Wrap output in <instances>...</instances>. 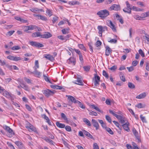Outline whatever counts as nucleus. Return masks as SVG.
Segmentation results:
<instances>
[{"label":"nucleus","instance_id":"1","mask_svg":"<svg viewBox=\"0 0 149 149\" xmlns=\"http://www.w3.org/2000/svg\"><path fill=\"white\" fill-rule=\"evenodd\" d=\"M97 14L102 18H104L109 15V11L106 10H100L98 12Z\"/></svg>","mask_w":149,"mask_h":149},{"label":"nucleus","instance_id":"2","mask_svg":"<svg viewBox=\"0 0 149 149\" xmlns=\"http://www.w3.org/2000/svg\"><path fill=\"white\" fill-rule=\"evenodd\" d=\"M3 128L6 130L8 133V136L9 137H11L13 135L15 134L13 130L9 127L5 125L3 126Z\"/></svg>","mask_w":149,"mask_h":149},{"label":"nucleus","instance_id":"3","mask_svg":"<svg viewBox=\"0 0 149 149\" xmlns=\"http://www.w3.org/2000/svg\"><path fill=\"white\" fill-rule=\"evenodd\" d=\"M66 96L68 97V98L69 100L71 101V102H69V103L70 104V105L71 104H72V102L74 103H77V104L78 103H80V102L78 100H77L73 97L70 95H66Z\"/></svg>","mask_w":149,"mask_h":149},{"label":"nucleus","instance_id":"4","mask_svg":"<svg viewBox=\"0 0 149 149\" xmlns=\"http://www.w3.org/2000/svg\"><path fill=\"white\" fill-rule=\"evenodd\" d=\"M3 95L6 98L10 99L11 101L13 100V99L11 93L8 92L6 90H4L3 92Z\"/></svg>","mask_w":149,"mask_h":149},{"label":"nucleus","instance_id":"5","mask_svg":"<svg viewBox=\"0 0 149 149\" xmlns=\"http://www.w3.org/2000/svg\"><path fill=\"white\" fill-rule=\"evenodd\" d=\"M97 29L99 30L98 33L99 34L100 36H102V33L103 32H104L105 30H107V28L106 26L102 27L101 26H99L97 27Z\"/></svg>","mask_w":149,"mask_h":149},{"label":"nucleus","instance_id":"6","mask_svg":"<svg viewBox=\"0 0 149 149\" xmlns=\"http://www.w3.org/2000/svg\"><path fill=\"white\" fill-rule=\"evenodd\" d=\"M43 93L46 96L48 97L54 93V91H52L49 89L44 90L42 91Z\"/></svg>","mask_w":149,"mask_h":149},{"label":"nucleus","instance_id":"7","mask_svg":"<svg viewBox=\"0 0 149 149\" xmlns=\"http://www.w3.org/2000/svg\"><path fill=\"white\" fill-rule=\"evenodd\" d=\"M132 131L133 133L135 136L136 139L138 140V142H140L141 139L139 134L138 132L134 128L133 129Z\"/></svg>","mask_w":149,"mask_h":149},{"label":"nucleus","instance_id":"8","mask_svg":"<svg viewBox=\"0 0 149 149\" xmlns=\"http://www.w3.org/2000/svg\"><path fill=\"white\" fill-rule=\"evenodd\" d=\"M94 82L95 86H97L99 85V82L100 81V77L97 74H94Z\"/></svg>","mask_w":149,"mask_h":149},{"label":"nucleus","instance_id":"9","mask_svg":"<svg viewBox=\"0 0 149 149\" xmlns=\"http://www.w3.org/2000/svg\"><path fill=\"white\" fill-rule=\"evenodd\" d=\"M114 18L115 19H117V20L119 21V22L121 24H123V21L122 17L119 15L117 13L113 15Z\"/></svg>","mask_w":149,"mask_h":149},{"label":"nucleus","instance_id":"10","mask_svg":"<svg viewBox=\"0 0 149 149\" xmlns=\"http://www.w3.org/2000/svg\"><path fill=\"white\" fill-rule=\"evenodd\" d=\"M52 36L51 34L49 32H46L43 34L41 35V38H48Z\"/></svg>","mask_w":149,"mask_h":149},{"label":"nucleus","instance_id":"11","mask_svg":"<svg viewBox=\"0 0 149 149\" xmlns=\"http://www.w3.org/2000/svg\"><path fill=\"white\" fill-rule=\"evenodd\" d=\"M44 57L52 61H53L54 60V57L50 54H45Z\"/></svg>","mask_w":149,"mask_h":149},{"label":"nucleus","instance_id":"12","mask_svg":"<svg viewBox=\"0 0 149 149\" xmlns=\"http://www.w3.org/2000/svg\"><path fill=\"white\" fill-rule=\"evenodd\" d=\"M129 123L128 121H127L126 123L123 124L122 126L124 130L127 132H129L130 131V129L129 127Z\"/></svg>","mask_w":149,"mask_h":149},{"label":"nucleus","instance_id":"13","mask_svg":"<svg viewBox=\"0 0 149 149\" xmlns=\"http://www.w3.org/2000/svg\"><path fill=\"white\" fill-rule=\"evenodd\" d=\"M92 123L93 126L95 127L96 129L97 130L99 129V126L98 122L95 119H92Z\"/></svg>","mask_w":149,"mask_h":149},{"label":"nucleus","instance_id":"14","mask_svg":"<svg viewBox=\"0 0 149 149\" xmlns=\"http://www.w3.org/2000/svg\"><path fill=\"white\" fill-rule=\"evenodd\" d=\"M33 15L35 17H37L39 19H41L42 20L46 21L47 20V18L44 16L41 15Z\"/></svg>","mask_w":149,"mask_h":149},{"label":"nucleus","instance_id":"15","mask_svg":"<svg viewBox=\"0 0 149 149\" xmlns=\"http://www.w3.org/2000/svg\"><path fill=\"white\" fill-rule=\"evenodd\" d=\"M33 74L36 77L40 78L42 75V72H39L37 69L34 70L33 72Z\"/></svg>","mask_w":149,"mask_h":149},{"label":"nucleus","instance_id":"16","mask_svg":"<svg viewBox=\"0 0 149 149\" xmlns=\"http://www.w3.org/2000/svg\"><path fill=\"white\" fill-rule=\"evenodd\" d=\"M68 61L69 64H72L73 65H74L75 64V59L73 57H70L68 59Z\"/></svg>","mask_w":149,"mask_h":149},{"label":"nucleus","instance_id":"17","mask_svg":"<svg viewBox=\"0 0 149 149\" xmlns=\"http://www.w3.org/2000/svg\"><path fill=\"white\" fill-rule=\"evenodd\" d=\"M118 120H119L120 123L123 124L126 123L127 121L125 118L121 116L119 117Z\"/></svg>","mask_w":149,"mask_h":149},{"label":"nucleus","instance_id":"18","mask_svg":"<svg viewBox=\"0 0 149 149\" xmlns=\"http://www.w3.org/2000/svg\"><path fill=\"white\" fill-rule=\"evenodd\" d=\"M146 96V93H142L139 95L137 96L136 98L139 99L144 98Z\"/></svg>","mask_w":149,"mask_h":149},{"label":"nucleus","instance_id":"19","mask_svg":"<svg viewBox=\"0 0 149 149\" xmlns=\"http://www.w3.org/2000/svg\"><path fill=\"white\" fill-rule=\"evenodd\" d=\"M15 19L19 21L22 23H26L27 22V20H24L19 17H15Z\"/></svg>","mask_w":149,"mask_h":149},{"label":"nucleus","instance_id":"20","mask_svg":"<svg viewBox=\"0 0 149 149\" xmlns=\"http://www.w3.org/2000/svg\"><path fill=\"white\" fill-rule=\"evenodd\" d=\"M15 144L17 145L19 148L22 149L23 147V144L21 142L16 141L15 142Z\"/></svg>","mask_w":149,"mask_h":149},{"label":"nucleus","instance_id":"21","mask_svg":"<svg viewBox=\"0 0 149 149\" xmlns=\"http://www.w3.org/2000/svg\"><path fill=\"white\" fill-rule=\"evenodd\" d=\"M26 128L30 132L34 131L35 130V128L30 124L29 125V126L26 127Z\"/></svg>","mask_w":149,"mask_h":149},{"label":"nucleus","instance_id":"22","mask_svg":"<svg viewBox=\"0 0 149 149\" xmlns=\"http://www.w3.org/2000/svg\"><path fill=\"white\" fill-rule=\"evenodd\" d=\"M111 52V50L110 48L108 46L106 47L105 54L107 56H109Z\"/></svg>","mask_w":149,"mask_h":149},{"label":"nucleus","instance_id":"23","mask_svg":"<svg viewBox=\"0 0 149 149\" xmlns=\"http://www.w3.org/2000/svg\"><path fill=\"white\" fill-rule=\"evenodd\" d=\"M20 86L26 91H28L29 90V88L28 86L24 83H21Z\"/></svg>","mask_w":149,"mask_h":149},{"label":"nucleus","instance_id":"24","mask_svg":"<svg viewBox=\"0 0 149 149\" xmlns=\"http://www.w3.org/2000/svg\"><path fill=\"white\" fill-rule=\"evenodd\" d=\"M77 80L76 81L77 83H75V84L81 86L83 85L84 83L82 81L81 79L79 77H77Z\"/></svg>","mask_w":149,"mask_h":149},{"label":"nucleus","instance_id":"25","mask_svg":"<svg viewBox=\"0 0 149 149\" xmlns=\"http://www.w3.org/2000/svg\"><path fill=\"white\" fill-rule=\"evenodd\" d=\"M83 122L88 126H91V124L89 120L86 118H83Z\"/></svg>","mask_w":149,"mask_h":149},{"label":"nucleus","instance_id":"26","mask_svg":"<svg viewBox=\"0 0 149 149\" xmlns=\"http://www.w3.org/2000/svg\"><path fill=\"white\" fill-rule=\"evenodd\" d=\"M61 118L65 120L67 123H69V120L66 115L63 113H61Z\"/></svg>","mask_w":149,"mask_h":149},{"label":"nucleus","instance_id":"27","mask_svg":"<svg viewBox=\"0 0 149 149\" xmlns=\"http://www.w3.org/2000/svg\"><path fill=\"white\" fill-rule=\"evenodd\" d=\"M120 6L118 5L113 4L112 5V10L118 11L120 10Z\"/></svg>","mask_w":149,"mask_h":149},{"label":"nucleus","instance_id":"28","mask_svg":"<svg viewBox=\"0 0 149 149\" xmlns=\"http://www.w3.org/2000/svg\"><path fill=\"white\" fill-rule=\"evenodd\" d=\"M68 3L71 6H72L75 5H79L80 4V3L78 1H69L68 2Z\"/></svg>","mask_w":149,"mask_h":149},{"label":"nucleus","instance_id":"29","mask_svg":"<svg viewBox=\"0 0 149 149\" xmlns=\"http://www.w3.org/2000/svg\"><path fill=\"white\" fill-rule=\"evenodd\" d=\"M56 125L57 127L61 128H64L65 127V125L64 124L60 123L58 122L56 123Z\"/></svg>","mask_w":149,"mask_h":149},{"label":"nucleus","instance_id":"30","mask_svg":"<svg viewBox=\"0 0 149 149\" xmlns=\"http://www.w3.org/2000/svg\"><path fill=\"white\" fill-rule=\"evenodd\" d=\"M146 106V105L145 104L140 103L136 105L135 106L138 108H145Z\"/></svg>","mask_w":149,"mask_h":149},{"label":"nucleus","instance_id":"31","mask_svg":"<svg viewBox=\"0 0 149 149\" xmlns=\"http://www.w3.org/2000/svg\"><path fill=\"white\" fill-rule=\"evenodd\" d=\"M51 88L56 89H61L62 87L57 85H51L50 86Z\"/></svg>","mask_w":149,"mask_h":149},{"label":"nucleus","instance_id":"32","mask_svg":"<svg viewBox=\"0 0 149 149\" xmlns=\"http://www.w3.org/2000/svg\"><path fill=\"white\" fill-rule=\"evenodd\" d=\"M149 16V11L142 13L141 15V18H145Z\"/></svg>","mask_w":149,"mask_h":149},{"label":"nucleus","instance_id":"33","mask_svg":"<svg viewBox=\"0 0 149 149\" xmlns=\"http://www.w3.org/2000/svg\"><path fill=\"white\" fill-rule=\"evenodd\" d=\"M39 65L38 61V60H36L35 61V66L33 67L34 70L37 69L39 68Z\"/></svg>","mask_w":149,"mask_h":149},{"label":"nucleus","instance_id":"34","mask_svg":"<svg viewBox=\"0 0 149 149\" xmlns=\"http://www.w3.org/2000/svg\"><path fill=\"white\" fill-rule=\"evenodd\" d=\"M98 121L103 128H105L107 127L105 123L102 120L98 119Z\"/></svg>","mask_w":149,"mask_h":149},{"label":"nucleus","instance_id":"35","mask_svg":"<svg viewBox=\"0 0 149 149\" xmlns=\"http://www.w3.org/2000/svg\"><path fill=\"white\" fill-rule=\"evenodd\" d=\"M41 35L40 32H36L33 33L32 36L33 37L35 38L39 36L41 37Z\"/></svg>","mask_w":149,"mask_h":149},{"label":"nucleus","instance_id":"36","mask_svg":"<svg viewBox=\"0 0 149 149\" xmlns=\"http://www.w3.org/2000/svg\"><path fill=\"white\" fill-rule=\"evenodd\" d=\"M120 79L123 82L125 81V79L124 75L121 72H120Z\"/></svg>","mask_w":149,"mask_h":149},{"label":"nucleus","instance_id":"37","mask_svg":"<svg viewBox=\"0 0 149 149\" xmlns=\"http://www.w3.org/2000/svg\"><path fill=\"white\" fill-rule=\"evenodd\" d=\"M84 134L87 136L88 137L91 139H93V137L88 132L84 130Z\"/></svg>","mask_w":149,"mask_h":149},{"label":"nucleus","instance_id":"38","mask_svg":"<svg viewBox=\"0 0 149 149\" xmlns=\"http://www.w3.org/2000/svg\"><path fill=\"white\" fill-rule=\"evenodd\" d=\"M128 86L129 88L131 89L134 88L135 87L134 84L130 82L128 83Z\"/></svg>","mask_w":149,"mask_h":149},{"label":"nucleus","instance_id":"39","mask_svg":"<svg viewBox=\"0 0 149 149\" xmlns=\"http://www.w3.org/2000/svg\"><path fill=\"white\" fill-rule=\"evenodd\" d=\"M31 11L33 13H36V12L39 11V9L37 8H32L29 10Z\"/></svg>","mask_w":149,"mask_h":149},{"label":"nucleus","instance_id":"40","mask_svg":"<svg viewBox=\"0 0 149 149\" xmlns=\"http://www.w3.org/2000/svg\"><path fill=\"white\" fill-rule=\"evenodd\" d=\"M102 74L106 79H109V76L108 74L105 70H103L102 72Z\"/></svg>","mask_w":149,"mask_h":149},{"label":"nucleus","instance_id":"41","mask_svg":"<svg viewBox=\"0 0 149 149\" xmlns=\"http://www.w3.org/2000/svg\"><path fill=\"white\" fill-rule=\"evenodd\" d=\"M69 29H64L62 30L61 31L63 34H65L69 33Z\"/></svg>","mask_w":149,"mask_h":149},{"label":"nucleus","instance_id":"42","mask_svg":"<svg viewBox=\"0 0 149 149\" xmlns=\"http://www.w3.org/2000/svg\"><path fill=\"white\" fill-rule=\"evenodd\" d=\"M20 47L18 46H15L12 47L11 49L13 50H16L20 49Z\"/></svg>","mask_w":149,"mask_h":149},{"label":"nucleus","instance_id":"43","mask_svg":"<svg viewBox=\"0 0 149 149\" xmlns=\"http://www.w3.org/2000/svg\"><path fill=\"white\" fill-rule=\"evenodd\" d=\"M78 47L80 49L83 50L84 51H86V49L83 44H79L78 45Z\"/></svg>","mask_w":149,"mask_h":149},{"label":"nucleus","instance_id":"44","mask_svg":"<svg viewBox=\"0 0 149 149\" xmlns=\"http://www.w3.org/2000/svg\"><path fill=\"white\" fill-rule=\"evenodd\" d=\"M107 24L111 28H112V22L111 20H108L106 21Z\"/></svg>","mask_w":149,"mask_h":149},{"label":"nucleus","instance_id":"45","mask_svg":"<svg viewBox=\"0 0 149 149\" xmlns=\"http://www.w3.org/2000/svg\"><path fill=\"white\" fill-rule=\"evenodd\" d=\"M89 114L91 116H97V113L93 111H89Z\"/></svg>","mask_w":149,"mask_h":149},{"label":"nucleus","instance_id":"46","mask_svg":"<svg viewBox=\"0 0 149 149\" xmlns=\"http://www.w3.org/2000/svg\"><path fill=\"white\" fill-rule=\"evenodd\" d=\"M123 11L126 13H127L129 14L131 13V10L127 8H125L123 9Z\"/></svg>","mask_w":149,"mask_h":149},{"label":"nucleus","instance_id":"47","mask_svg":"<svg viewBox=\"0 0 149 149\" xmlns=\"http://www.w3.org/2000/svg\"><path fill=\"white\" fill-rule=\"evenodd\" d=\"M140 118L141 120L143 123H147V121L146 120L145 117L143 116L142 115H140Z\"/></svg>","mask_w":149,"mask_h":149},{"label":"nucleus","instance_id":"48","mask_svg":"<svg viewBox=\"0 0 149 149\" xmlns=\"http://www.w3.org/2000/svg\"><path fill=\"white\" fill-rule=\"evenodd\" d=\"M139 54L141 55V56L143 57L145 56V54L144 52L141 49H140L139 50Z\"/></svg>","mask_w":149,"mask_h":149},{"label":"nucleus","instance_id":"49","mask_svg":"<svg viewBox=\"0 0 149 149\" xmlns=\"http://www.w3.org/2000/svg\"><path fill=\"white\" fill-rule=\"evenodd\" d=\"M113 122L117 127L119 129H121L122 128L121 126L119 125V123L118 122L115 121H113Z\"/></svg>","mask_w":149,"mask_h":149},{"label":"nucleus","instance_id":"50","mask_svg":"<svg viewBox=\"0 0 149 149\" xmlns=\"http://www.w3.org/2000/svg\"><path fill=\"white\" fill-rule=\"evenodd\" d=\"M46 13L48 15L49 17L51 16L52 15V11L49 9H47L46 11Z\"/></svg>","mask_w":149,"mask_h":149},{"label":"nucleus","instance_id":"51","mask_svg":"<svg viewBox=\"0 0 149 149\" xmlns=\"http://www.w3.org/2000/svg\"><path fill=\"white\" fill-rule=\"evenodd\" d=\"M58 17H56V16H54L53 17L52 20L53 23V24H54L57 21V20L58 19Z\"/></svg>","mask_w":149,"mask_h":149},{"label":"nucleus","instance_id":"52","mask_svg":"<svg viewBox=\"0 0 149 149\" xmlns=\"http://www.w3.org/2000/svg\"><path fill=\"white\" fill-rule=\"evenodd\" d=\"M66 130L68 132H70L71 131V127L68 125H67L65 127Z\"/></svg>","mask_w":149,"mask_h":149},{"label":"nucleus","instance_id":"53","mask_svg":"<svg viewBox=\"0 0 149 149\" xmlns=\"http://www.w3.org/2000/svg\"><path fill=\"white\" fill-rule=\"evenodd\" d=\"M43 77L45 81H46L47 82H49L51 83V82L50 81L49 79V78L47 76H46L44 74H43Z\"/></svg>","mask_w":149,"mask_h":149},{"label":"nucleus","instance_id":"54","mask_svg":"<svg viewBox=\"0 0 149 149\" xmlns=\"http://www.w3.org/2000/svg\"><path fill=\"white\" fill-rule=\"evenodd\" d=\"M106 120L109 123H111V120L110 117L108 115L106 116Z\"/></svg>","mask_w":149,"mask_h":149},{"label":"nucleus","instance_id":"55","mask_svg":"<svg viewBox=\"0 0 149 149\" xmlns=\"http://www.w3.org/2000/svg\"><path fill=\"white\" fill-rule=\"evenodd\" d=\"M29 30H33L36 28V26L34 25H30L29 26Z\"/></svg>","mask_w":149,"mask_h":149},{"label":"nucleus","instance_id":"56","mask_svg":"<svg viewBox=\"0 0 149 149\" xmlns=\"http://www.w3.org/2000/svg\"><path fill=\"white\" fill-rule=\"evenodd\" d=\"M105 129L106 131L108 132L109 134H112V130L109 127H106Z\"/></svg>","mask_w":149,"mask_h":149},{"label":"nucleus","instance_id":"57","mask_svg":"<svg viewBox=\"0 0 149 149\" xmlns=\"http://www.w3.org/2000/svg\"><path fill=\"white\" fill-rule=\"evenodd\" d=\"M83 68L84 70L87 72L89 71L90 68V67L89 66H85Z\"/></svg>","mask_w":149,"mask_h":149},{"label":"nucleus","instance_id":"58","mask_svg":"<svg viewBox=\"0 0 149 149\" xmlns=\"http://www.w3.org/2000/svg\"><path fill=\"white\" fill-rule=\"evenodd\" d=\"M116 112H114L112 111V115L116 117L118 119L119 118V117L120 116V115H118L116 113Z\"/></svg>","mask_w":149,"mask_h":149},{"label":"nucleus","instance_id":"59","mask_svg":"<svg viewBox=\"0 0 149 149\" xmlns=\"http://www.w3.org/2000/svg\"><path fill=\"white\" fill-rule=\"evenodd\" d=\"M37 42H36L31 41L30 42V44L31 45L36 47Z\"/></svg>","mask_w":149,"mask_h":149},{"label":"nucleus","instance_id":"60","mask_svg":"<svg viewBox=\"0 0 149 149\" xmlns=\"http://www.w3.org/2000/svg\"><path fill=\"white\" fill-rule=\"evenodd\" d=\"M57 37L58 39L62 40H65V39L64 36L62 35L58 36Z\"/></svg>","mask_w":149,"mask_h":149},{"label":"nucleus","instance_id":"61","mask_svg":"<svg viewBox=\"0 0 149 149\" xmlns=\"http://www.w3.org/2000/svg\"><path fill=\"white\" fill-rule=\"evenodd\" d=\"M79 59L81 63H84L83 58L82 54L79 56Z\"/></svg>","mask_w":149,"mask_h":149},{"label":"nucleus","instance_id":"62","mask_svg":"<svg viewBox=\"0 0 149 149\" xmlns=\"http://www.w3.org/2000/svg\"><path fill=\"white\" fill-rule=\"evenodd\" d=\"M44 46V45L42 44L37 42L36 47H42Z\"/></svg>","mask_w":149,"mask_h":149},{"label":"nucleus","instance_id":"63","mask_svg":"<svg viewBox=\"0 0 149 149\" xmlns=\"http://www.w3.org/2000/svg\"><path fill=\"white\" fill-rule=\"evenodd\" d=\"M93 149H99V147L96 143H95L93 145Z\"/></svg>","mask_w":149,"mask_h":149},{"label":"nucleus","instance_id":"64","mask_svg":"<svg viewBox=\"0 0 149 149\" xmlns=\"http://www.w3.org/2000/svg\"><path fill=\"white\" fill-rule=\"evenodd\" d=\"M102 43L99 40H97L96 42V45L97 47L100 46L101 45Z\"/></svg>","mask_w":149,"mask_h":149}]
</instances>
